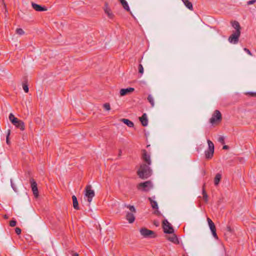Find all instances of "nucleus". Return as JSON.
<instances>
[{"label":"nucleus","mask_w":256,"mask_h":256,"mask_svg":"<svg viewBox=\"0 0 256 256\" xmlns=\"http://www.w3.org/2000/svg\"><path fill=\"white\" fill-rule=\"evenodd\" d=\"M137 174L140 178L146 179L150 176L152 170L148 165L144 164L140 165Z\"/></svg>","instance_id":"1"},{"label":"nucleus","mask_w":256,"mask_h":256,"mask_svg":"<svg viewBox=\"0 0 256 256\" xmlns=\"http://www.w3.org/2000/svg\"><path fill=\"white\" fill-rule=\"evenodd\" d=\"M124 206L129 209V212H126V218L128 222L132 224L134 222L136 218L134 213L136 212V210L134 206L130 204H124Z\"/></svg>","instance_id":"2"},{"label":"nucleus","mask_w":256,"mask_h":256,"mask_svg":"<svg viewBox=\"0 0 256 256\" xmlns=\"http://www.w3.org/2000/svg\"><path fill=\"white\" fill-rule=\"evenodd\" d=\"M9 120L17 128H20L21 130H24L25 128L24 122L16 118L12 114L9 115Z\"/></svg>","instance_id":"3"},{"label":"nucleus","mask_w":256,"mask_h":256,"mask_svg":"<svg viewBox=\"0 0 256 256\" xmlns=\"http://www.w3.org/2000/svg\"><path fill=\"white\" fill-rule=\"evenodd\" d=\"M153 187L152 184L150 180H148L144 182H140L137 186L138 190L147 192L150 191Z\"/></svg>","instance_id":"4"},{"label":"nucleus","mask_w":256,"mask_h":256,"mask_svg":"<svg viewBox=\"0 0 256 256\" xmlns=\"http://www.w3.org/2000/svg\"><path fill=\"white\" fill-rule=\"evenodd\" d=\"M207 142L208 148V150L205 151L204 154L206 158L208 160L212 158L213 156L214 146L213 142L210 140H208Z\"/></svg>","instance_id":"5"},{"label":"nucleus","mask_w":256,"mask_h":256,"mask_svg":"<svg viewBox=\"0 0 256 256\" xmlns=\"http://www.w3.org/2000/svg\"><path fill=\"white\" fill-rule=\"evenodd\" d=\"M92 186L88 185L85 188V197L86 198L88 202L90 204L92 202V198L95 196V193L94 190H92Z\"/></svg>","instance_id":"6"},{"label":"nucleus","mask_w":256,"mask_h":256,"mask_svg":"<svg viewBox=\"0 0 256 256\" xmlns=\"http://www.w3.org/2000/svg\"><path fill=\"white\" fill-rule=\"evenodd\" d=\"M222 119V116L220 112L218 110H215L212 114V118L210 119V122L214 124L216 122H220Z\"/></svg>","instance_id":"7"},{"label":"nucleus","mask_w":256,"mask_h":256,"mask_svg":"<svg viewBox=\"0 0 256 256\" xmlns=\"http://www.w3.org/2000/svg\"><path fill=\"white\" fill-rule=\"evenodd\" d=\"M162 228L164 232L166 234H172L174 232L172 226L166 219L162 221Z\"/></svg>","instance_id":"8"},{"label":"nucleus","mask_w":256,"mask_h":256,"mask_svg":"<svg viewBox=\"0 0 256 256\" xmlns=\"http://www.w3.org/2000/svg\"><path fill=\"white\" fill-rule=\"evenodd\" d=\"M240 32H234L228 38V42L233 44H236L238 42Z\"/></svg>","instance_id":"9"},{"label":"nucleus","mask_w":256,"mask_h":256,"mask_svg":"<svg viewBox=\"0 0 256 256\" xmlns=\"http://www.w3.org/2000/svg\"><path fill=\"white\" fill-rule=\"evenodd\" d=\"M140 234L144 238H154L156 234L152 230H149L146 228H142L140 230Z\"/></svg>","instance_id":"10"},{"label":"nucleus","mask_w":256,"mask_h":256,"mask_svg":"<svg viewBox=\"0 0 256 256\" xmlns=\"http://www.w3.org/2000/svg\"><path fill=\"white\" fill-rule=\"evenodd\" d=\"M142 158L144 161L146 163V164L148 166L151 164L150 156L145 150H142Z\"/></svg>","instance_id":"11"},{"label":"nucleus","mask_w":256,"mask_h":256,"mask_svg":"<svg viewBox=\"0 0 256 256\" xmlns=\"http://www.w3.org/2000/svg\"><path fill=\"white\" fill-rule=\"evenodd\" d=\"M30 182L31 184V188L32 191L33 192L34 195L36 197H38V192L37 187V184L36 182L33 178L30 179Z\"/></svg>","instance_id":"12"},{"label":"nucleus","mask_w":256,"mask_h":256,"mask_svg":"<svg viewBox=\"0 0 256 256\" xmlns=\"http://www.w3.org/2000/svg\"><path fill=\"white\" fill-rule=\"evenodd\" d=\"M104 11L105 13L107 14L108 18H110V19L114 18V14H113L110 8L108 6V4L107 3L105 4Z\"/></svg>","instance_id":"13"},{"label":"nucleus","mask_w":256,"mask_h":256,"mask_svg":"<svg viewBox=\"0 0 256 256\" xmlns=\"http://www.w3.org/2000/svg\"><path fill=\"white\" fill-rule=\"evenodd\" d=\"M134 89L132 88H122L120 90V96H124L126 94H128L132 92H134Z\"/></svg>","instance_id":"14"},{"label":"nucleus","mask_w":256,"mask_h":256,"mask_svg":"<svg viewBox=\"0 0 256 256\" xmlns=\"http://www.w3.org/2000/svg\"><path fill=\"white\" fill-rule=\"evenodd\" d=\"M32 8L38 12H44L46 11L47 10V8L45 6H42L39 4H35L34 2H32Z\"/></svg>","instance_id":"15"},{"label":"nucleus","mask_w":256,"mask_h":256,"mask_svg":"<svg viewBox=\"0 0 256 256\" xmlns=\"http://www.w3.org/2000/svg\"><path fill=\"white\" fill-rule=\"evenodd\" d=\"M139 119L142 126H148V120L146 113H144L141 117H140Z\"/></svg>","instance_id":"16"},{"label":"nucleus","mask_w":256,"mask_h":256,"mask_svg":"<svg viewBox=\"0 0 256 256\" xmlns=\"http://www.w3.org/2000/svg\"><path fill=\"white\" fill-rule=\"evenodd\" d=\"M148 200H149V201L150 202V203L151 204V206L152 207V208L153 209H156V212L158 213H159V212L158 210V204H157V202L155 200H154L152 198H150L149 197L148 198Z\"/></svg>","instance_id":"17"},{"label":"nucleus","mask_w":256,"mask_h":256,"mask_svg":"<svg viewBox=\"0 0 256 256\" xmlns=\"http://www.w3.org/2000/svg\"><path fill=\"white\" fill-rule=\"evenodd\" d=\"M232 26L236 30L234 32H240L241 27L240 24L237 21L232 22Z\"/></svg>","instance_id":"18"},{"label":"nucleus","mask_w":256,"mask_h":256,"mask_svg":"<svg viewBox=\"0 0 256 256\" xmlns=\"http://www.w3.org/2000/svg\"><path fill=\"white\" fill-rule=\"evenodd\" d=\"M185 6L190 10H193V6L192 3L188 0H182Z\"/></svg>","instance_id":"19"},{"label":"nucleus","mask_w":256,"mask_h":256,"mask_svg":"<svg viewBox=\"0 0 256 256\" xmlns=\"http://www.w3.org/2000/svg\"><path fill=\"white\" fill-rule=\"evenodd\" d=\"M207 221H208V226L210 227V228L211 232L212 230H216L215 224L213 222L212 220L210 218H208Z\"/></svg>","instance_id":"20"},{"label":"nucleus","mask_w":256,"mask_h":256,"mask_svg":"<svg viewBox=\"0 0 256 256\" xmlns=\"http://www.w3.org/2000/svg\"><path fill=\"white\" fill-rule=\"evenodd\" d=\"M121 3L124 8L128 12L130 11V9L127 2L126 0H118Z\"/></svg>","instance_id":"21"},{"label":"nucleus","mask_w":256,"mask_h":256,"mask_svg":"<svg viewBox=\"0 0 256 256\" xmlns=\"http://www.w3.org/2000/svg\"><path fill=\"white\" fill-rule=\"evenodd\" d=\"M172 234V235L168 236V239L170 241L174 244H178V240L177 236H176V234H174V233Z\"/></svg>","instance_id":"22"},{"label":"nucleus","mask_w":256,"mask_h":256,"mask_svg":"<svg viewBox=\"0 0 256 256\" xmlns=\"http://www.w3.org/2000/svg\"><path fill=\"white\" fill-rule=\"evenodd\" d=\"M72 202H73V206L76 210H79L78 204L76 198V197L75 196H72Z\"/></svg>","instance_id":"23"},{"label":"nucleus","mask_w":256,"mask_h":256,"mask_svg":"<svg viewBox=\"0 0 256 256\" xmlns=\"http://www.w3.org/2000/svg\"><path fill=\"white\" fill-rule=\"evenodd\" d=\"M121 121L124 124L127 125L130 128H132L134 126V123L128 119L122 118L121 120Z\"/></svg>","instance_id":"24"},{"label":"nucleus","mask_w":256,"mask_h":256,"mask_svg":"<svg viewBox=\"0 0 256 256\" xmlns=\"http://www.w3.org/2000/svg\"><path fill=\"white\" fill-rule=\"evenodd\" d=\"M222 178V174L220 173H218L214 178V183L216 186H218Z\"/></svg>","instance_id":"25"},{"label":"nucleus","mask_w":256,"mask_h":256,"mask_svg":"<svg viewBox=\"0 0 256 256\" xmlns=\"http://www.w3.org/2000/svg\"><path fill=\"white\" fill-rule=\"evenodd\" d=\"M205 186L206 184H204L202 186V195H203V199L206 202H207L208 201V196L206 192V190H205Z\"/></svg>","instance_id":"26"},{"label":"nucleus","mask_w":256,"mask_h":256,"mask_svg":"<svg viewBox=\"0 0 256 256\" xmlns=\"http://www.w3.org/2000/svg\"><path fill=\"white\" fill-rule=\"evenodd\" d=\"M148 100L150 104L152 107H154V98L151 94L148 96Z\"/></svg>","instance_id":"27"},{"label":"nucleus","mask_w":256,"mask_h":256,"mask_svg":"<svg viewBox=\"0 0 256 256\" xmlns=\"http://www.w3.org/2000/svg\"><path fill=\"white\" fill-rule=\"evenodd\" d=\"M22 88L25 92L27 93L28 92V87L26 82H24L22 84Z\"/></svg>","instance_id":"28"},{"label":"nucleus","mask_w":256,"mask_h":256,"mask_svg":"<svg viewBox=\"0 0 256 256\" xmlns=\"http://www.w3.org/2000/svg\"><path fill=\"white\" fill-rule=\"evenodd\" d=\"M138 72L142 76L144 73V68L142 64H140L138 66Z\"/></svg>","instance_id":"29"},{"label":"nucleus","mask_w":256,"mask_h":256,"mask_svg":"<svg viewBox=\"0 0 256 256\" xmlns=\"http://www.w3.org/2000/svg\"><path fill=\"white\" fill-rule=\"evenodd\" d=\"M16 32L17 34H20V35H22L24 33V30L20 28H17L16 30Z\"/></svg>","instance_id":"30"},{"label":"nucleus","mask_w":256,"mask_h":256,"mask_svg":"<svg viewBox=\"0 0 256 256\" xmlns=\"http://www.w3.org/2000/svg\"><path fill=\"white\" fill-rule=\"evenodd\" d=\"M218 142L221 143L222 144H224V138L222 136H220L218 138Z\"/></svg>","instance_id":"31"},{"label":"nucleus","mask_w":256,"mask_h":256,"mask_svg":"<svg viewBox=\"0 0 256 256\" xmlns=\"http://www.w3.org/2000/svg\"><path fill=\"white\" fill-rule=\"evenodd\" d=\"M16 222L15 220H12L10 222V226L12 227H14V226H16Z\"/></svg>","instance_id":"32"},{"label":"nucleus","mask_w":256,"mask_h":256,"mask_svg":"<svg viewBox=\"0 0 256 256\" xmlns=\"http://www.w3.org/2000/svg\"><path fill=\"white\" fill-rule=\"evenodd\" d=\"M104 108L107 110H109L110 109V105L108 103L104 104Z\"/></svg>","instance_id":"33"},{"label":"nucleus","mask_w":256,"mask_h":256,"mask_svg":"<svg viewBox=\"0 0 256 256\" xmlns=\"http://www.w3.org/2000/svg\"><path fill=\"white\" fill-rule=\"evenodd\" d=\"M10 184H11V186L12 188V189L14 190V192H17L16 188L14 184L12 182V179H10Z\"/></svg>","instance_id":"34"},{"label":"nucleus","mask_w":256,"mask_h":256,"mask_svg":"<svg viewBox=\"0 0 256 256\" xmlns=\"http://www.w3.org/2000/svg\"><path fill=\"white\" fill-rule=\"evenodd\" d=\"M246 94L252 97H256V92H248L246 93Z\"/></svg>","instance_id":"35"},{"label":"nucleus","mask_w":256,"mask_h":256,"mask_svg":"<svg viewBox=\"0 0 256 256\" xmlns=\"http://www.w3.org/2000/svg\"><path fill=\"white\" fill-rule=\"evenodd\" d=\"M15 232H16V233L17 234L19 235V234H20L22 230H21V229H20V228H15Z\"/></svg>","instance_id":"36"},{"label":"nucleus","mask_w":256,"mask_h":256,"mask_svg":"<svg viewBox=\"0 0 256 256\" xmlns=\"http://www.w3.org/2000/svg\"><path fill=\"white\" fill-rule=\"evenodd\" d=\"M212 234L213 236L216 239H218V236L217 234L216 233V230H214L212 231Z\"/></svg>","instance_id":"37"},{"label":"nucleus","mask_w":256,"mask_h":256,"mask_svg":"<svg viewBox=\"0 0 256 256\" xmlns=\"http://www.w3.org/2000/svg\"><path fill=\"white\" fill-rule=\"evenodd\" d=\"M244 52H246L248 54H249L250 56H252V52H250V51L247 48H244Z\"/></svg>","instance_id":"38"},{"label":"nucleus","mask_w":256,"mask_h":256,"mask_svg":"<svg viewBox=\"0 0 256 256\" xmlns=\"http://www.w3.org/2000/svg\"><path fill=\"white\" fill-rule=\"evenodd\" d=\"M226 230L228 232H229L230 233L232 232V228H230V226H228L226 228Z\"/></svg>","instance_id":"39"},{"label":"nucleus","mask_w":256,"mask_h":256,"mask_svg":"<svg viewBox=\"0 0 256 256\" xmlns=\"http://www.w3.org/2000/svg\"><path fill=\"white\" fill-rule=\"evenodd\" d=\"M256 2V0H250L247 2L248 5H250L254 4Z\"/></svg>","instance_id":"40"},{"label":"nucleus","mask_w":256,"mask_h":256,"mask_svg":"<svg viewBox=\"0 0 256 256\" xmlns=\"http://www.w3.org/2000/svg\"><path fill=\"white\" fill-rule=\"evenodd\" d=\"M9 135H10V132L8 134V135L6 136V142H7L8 144H9V140H8Z\"/></svg>","instance_id":"41"},{"label":"nucleus","mask_w":256,"mask_h":256,"mask_svg":"<svg viewBox=\"0 0 256 256\" xmlns=\"http://www.w3.org/2000/svg\"><path fill=\"white\" fill-rule=\"evenodd\" d=\"M154 224L156 226H159V222H158V221H154Z\"/></svg>","instance_id":"42"},{"label":"nucleus","mask_w":256,"mask_h":256,"mask_svg":"<svg viewBox=\"0 0 256 256\" xmlns=\"http://www.w3.org/2000/svg\"><path fill=\"white\" fill-rule=\"evenodd\" d=\"M228 148H229V147H228V146H227V145H224V146H223V148H223L224 150H228Z\"/></svg>","instance_id":"43"},{"label":"nucleus","mask_w":256,"mask_h":256,"mask_svg":"<svg viewBox=\"0 0 256 256\" xmlns=\"http://www.w3.org/2000/svg\"><path fill=\"white\" fill-rule=\"evenodd\" d=\"M72 256H79L78 254L77 253H74L72 254Z\"/></svg>","instance_id":"44"},{"label":"nucleus","mask_w":256,"mask_h":256,"mask_svg":"<svg viewBox=\"0 0 256 256\" xmlns=\"http://www.w3.org/2000/svg\"><path fill=\"white\" fill-rule=\"evenodd\" d=\"M2 1H3V4H4V8H6V4L4 3V0H2Z\"/></svg>","instance_id":"45"},{"label":"nucleus","mask_w":256,"mask_h":256,"mask_svg":"<svg viewBox=\"0 0 256 256\" xmlns=\"http://www.w3.org/2000/svg\"><path fill=\"white\" fill-rule=\"evenodd\" d=\"M121 152H122V150H120V151H119V154H121Z\"/></svg>","instance_id":"46"},{"label":"nucleus","mask_w":256,"mask_h":256,"mask_svg":"<svg viewBox=\"0 0 256 256\" xmlns=\"http://www.w3.org/2000/svg\"><path fill=\"white\" fill-rule=\"evenodd\" d=\"M4 218H8V216H5Z\"/></svg>","instance_id":"47"}]
</instances>
